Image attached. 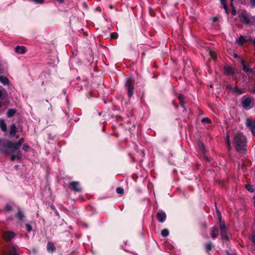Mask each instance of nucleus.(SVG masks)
Instances as JSON below:
<instances>
[{
  "label": "nucleus",
  "instance_id": "1",
  "mask_svg": "<svg viewBox=\"0 0 255 255\" xmlns=\"http://www.w3.org/2000/svg\"><path fill=\"white\" fill-rule=\"evenodd\" d=\"M24 141V139L22 137L18 142H12L5 138H0V152L5 155H9L18 150Z\"/></svg>",
  "mask_w": 255,
  "mask_h": 255
},
{
  "label": "nucleus",
  "instance_id": "2",
  "mask_svg": "<svg viewBox=\"0 0 255 255\" xmlns=\"http://www.w3.org/2000/svg\"><path fill=\"white\" fill-rule=\"evenodd\" d=\"M233 144L238 152L245 154L247 152V140L242 133L238 132L234 135Z\"/></svg>",
  "mask_w": 255,
  "mask_h": 255
},
{
  "label": "nucleus",
  "instance_id": "3",
  "mask_svg": "<svg viewBox=\"0 0 255 255\" xmlns=\"http://www.w3.org/2000/svg\"><path fill=\"white\" fill-rule=\"evenodd\" d=\"M134 81L130 77L128 78L125 84L126 90L128 91V95L129 98L132 96L134 90Z\"/></svg>",
  "mask_w": 255,
  "mask_h": 255
},
{
  "label": "nucleus",
  "instance_id": "4",
  "mask_svg": "<svg viewBox=\"0 0 255 255\" xmlns=\"http://www.w3.org/2000/svg\"><path fill=\"white\" fill-rule=\"evenodd\" d=\"M252 16H249L246 13H241L239 14V18L241 22L244 23L246 25H253V21L252 18Z\"/></svg>",
  "mask_w": 255,
  "mask_h": 255
},
{
  "label": "nucleus",
  "instance_id": "5",
  "mask_svg": "<svg viewBox=\"0 0 255 255\" xmlns=\"http://www.w3.org/2000/svg\"><path fill=\"white\" fill-rule=\"evenodd\" d=\"M69 188L76 192H80L82 190L80 186V183L78 181H71L70 182Z\"/></svg>",
  "mask_w": 255,
  "mask_h": 255
},
{
  "label": "nucleus",
  "instance_id": "6",
  "mask_svg": "<svg viewBox=\"0 0 255 255\" xmlns=\"http://www.w3.org/2000/svg\"><path fill=\"white\" fill-rule=\"evenodd\" d=\"M246 126L252 131V133L255 136V120L247 119L246 120Z\"/></svg>",
  "mask_w": 255,
  "mask_h": 255
},
{
  "label": "nucleus",
  "instance_id": "7",
  "mask_svg": "<svg viewBox=\"0 0 255 255\" xmlns=\"http://www.w3.org/2000/svg\"><path fill=\"white\" fill-rule=\"evenodd\" d=\"M16 234L12 231H5L3 233L2 237L6 241H10L13 239Z\"/></svg>",
  "mask_w": 255,
  "mask_h": 255
},
{
  "label": "nucleus",
  "instance_id": "8",
  "mask_svg": "<svg viewBox=\"0 0 255 255\" xmlns=\"http://www.w3.org/2000/svg\"><path fill=\"white\" fill-rule=\"evenodd\" d=\"M156 217L159 222L163 223L166 220V215L163 212H158L156 214Z\"/></svg>",
  "mask_w": 255,
  "mask_h": 255
},
{
  "label": "nucleus",
  "instance_id": "9",
  "mask_svg": "<svg viewBox=\"0 0 255 255\" xmlns=\"http://www.w3.org/2000/svg\"><path fill=\"white\" fill-rule=\"evenodd\" d=\"M241 62L243 67V70L245 72H249L251 73L253 72V70L252 68H249V66L246 65V61L244 59H242Z\"/></svg>",
  "mask_w": 255,
  "mask_h": 255
},
{
  "label": "nucleus",
  "instance_id": "10",
  "mask_svg": "<svg viewBox=\"0 0 255 255\" xmlns=\"http://www.w3.org/2000/svg\"><path fill=\"white\" fill-rule=\"evenodd\" d=\"M47 252L49 253H53L56 251V248L54 244L52 242H48L46 246Z\"/></svg>",
  "mask_w": 255,
  "mask_h": 255
},
{
  "label": "nucleus",
  "instance_id": "11",
  "mask_svg": "<svg viewBox=\"0 0 255 255\" xmlns=\"http://www.w3.org/2000/svg\"><path fill=\"white\" fill-rule=\"evenodd\" d=\"M224 74L227 75H231L235 74L233 69L229 66L226 65L224 67Z\"/></svg>",
  "mask_w": 255,
  "mask_h": 255
},
{
  "label": "nucleus",
  "instance_id": "12",
  "mask_svg": "<svg viewBox=\"0 0 255 255\" xmlns=\"http://www.w3.org/2000/svg\"><path fill=\"white\" fill-rule=\"evenodd\" d=\"M251 104V99L249 97L242 99V105L244 108H248Z\"/></svg>",
  "mask_w": 255,
  "mask_h": 255
},
{
  "label": "nucleus",
  "instance_id": "13",
  "mask_svg": "<svg viewBox=\"0 0 255 255\" xmlns=\"http://www.w3.org/2000/svg\"><path fill=\"white\" fill-rule=\"evenodd\" d=\"M15 51L17 53L24 54L26 51V47L24 46L17 45L15 48Z\"/></svg>",
  "mask_w": 255,
  "mask_h": 255
},
{
  "label": "nucleus",
  "instance_id": "14",
  "mask_svg": "<svg viewBox=\"0 0 255 255\" xmlns=\"http://www.w3.org/2000/svg\"><path fill=\"white\" fill-rule=\"evenodd\" d=\"M197 144L199 149L200 151L204 155H206V149L204 144L201 142L200 140H198L197 141Z\"/></svg>",
  "mask_w": 255,
  "mask_h": 255
},
{
  "label": "nucleus",
  "instance_id": "15",
  "mask_svg": "<svg viewBox=\"0 0 255 255\" xmlns=\"http://www.w3.org/2000/svg\"><path fill=\"white\" fill-rule=\"evenodd\" d=\"M17 129L15 125L14 124H12L10 126L9 128V134L11 136H13L15 135L16 133L17 132Z\"/></svg>",
  "mask_w": 255,
  "mask_h": 255
},
{
  "label": "nucleus",
  "instance_id": "16",
  "mask_svg": "<svg viewBox=\"0 0 255 255\" xmlns=\"http://www.w3.org/2000/svg\"><path fill=\"white\" fill-rule=\"evenodd\" d=\"M220 234L222 239L225 240L227 242H229V237L227 230L220 231Z\"/></svg>",
  "mask_w": 255,
  "mask_h": 255
},
{
  "label": "nucleus",
  "instance_id": "17",
  "mask_svg": "<svg viewBox=\"0 0 255 255\" xmlns=\"http://www.w3.org/2000/svg\"><path fill=\"white\" fill-rule=\"evenodd\" d=\"M17 110L16 109H9L8 110L6 115L8 118L12 117L16 113Z\"/></svg>",
  "mask_w": 255,
  "mask_h": 255
},
{
  "label": "nucleus",
  "instance_id": "18",
  "mask_svg": "<svg viewBox=\"0 0 255 255\" xmlns=\"http://www.w3.org/2000/svg\"><path fill=\"white\" fill-rule=\"evenodd\" d=\"M232 92L233 93H236L238 95H240L244 93L245 91H243L242 89L239 88L237 86H235L234 87Z\"/></svg>",
  "mask_w": 255,
  "mask_h": 255
},
{
  "label": "nucleus",
  "instance_id": "19",
  "mask_svg": "<svg viewBox=\"0 0 255 255\" xmlns=\"http://www.w3.org/2000/svg\"><path fill=\"white\" fill-rule=\"evenodd\" d=\"M0 128L4 132L7 130L6 124L3 119H0Z\"/></svg>",
  "mask_w": 255,
  "mask_h": 255
},
{
  "label": "nucleus",
  "instance_id": "20",
  "mask_svg": "<svg viewBox=\"0 0 255 255\" xmlns=\"http://www.w3.org/2000/svg\"><path fill=\"white\" fill-rule=\"evenodd\" d=\"M24 217L23 213L22 212L20 208H18V212L16 215V218L20 221H22L23 220Z\"/></svg>",
  "mask_w": 255,
  "mask_h": 255
},
{
  "label": "nucleus",
  "instance_id": "21",
  "mask_svg": "<svg viewBox=\"0 0 255 255\" xmlns=\"http://www.w3.org/2000/svg\"><path fill=\"white\" fill-rule=\"evenodd\" d=\"M237 42L239 45H242L247 42V40L243 36H241L237 40Z\"/></svg>",
  "mask_w": 255,
  "mask_h": 255
},
{
  "label": "nucleus",
  "instance_id": "22",
  "mask_svg": "<svg viewBox=\"0 0 255 255\" xmlns=\"http://www.w3.org/2000/svg\"><path fill=\"white\" fill-rule=\"evenodd\" d=\"M216 232H218V230L215 227H213L211 228V235L213 238L215 239L218 236V233Z\"/></svg>",
  "mask_w": 255,
  "mask_h": 255
},
{
  "label": "nucleus",
  "instance_id": "23",
  "mask_svg": "<svg viewBox=\"0 0 255 255\" xmlns=\"http://www.w3.org/2000/svg\"><path fill=\"white\" fill-rule=\"evenodd\" d=\"M0 82L4 85H6L9 84V80L6 77L0 76Z\"/></svg>",
  "mask_w": 255,
  "mask_h": 255
},
{
  "label": "nucleus",
  "instance_id": "24",
  "mask_svg": "<svg viewBox=\"0 0 255 255\" xmlns=\"http://www.w3.org/2000/svg\"><path fill=\"white\" fill-rule=\"evenodd\" d=\"M213 247V244L211 242H209L205 245V250L207 252L210 251Z\"/></svg>",
  "mask_w": 255,
  "mask_h": 255
},
{
  "label": "nucleus",
  "instance_id": "25",
  "mask_svg": "<svg viewBox=\"0 0 255 255\" xmlns=\"http://www.w3.org/2000/svg\"><path fill=\"white\" fill-rule=\"evenodd\" d=\"M218 224L219 225V228H220V231L227 230L226 225L224 223H223L221 221V222H219Z\"/></svg>",
  "mask_w": 255,
  "mask_h": 255
},
{
  "label": "nucleus",
  "instance_id": "26",
  "mask_svg": "<svg viewBox=\"0 0 255 255\" xmlns=\"http://www.w3.org/2000/svg\"><path fill=\"white\" fill-rule=\"evenodd\" d=\"M161 234L163 237H166L169 235V232L168 229H164L161 231Z\"/></svg>",
  "mask_w": 255,
  "mask_h": 255
},
{
  "label": "nucleus",
  "instance_id": "27",
  "mask_svg": "<svg viewBox=\"0 0 255 255\" xmlns=\"http://www.w3.org/2000/svg\"><path fill=\"white\" fill-rule=\"evenodd\" d=\"M245 187L246 189H247L249 191L251 192H254L255 191L254 188H253V186L251 184H246Z\"/></svg>",
  "mask_w": 255,
  "mask_h": 255
},
{
  "label": "nucleus",
  "instance_id": "28",
  "mask_svg": "<svg viewBox=\"0 0 255 255\" xmlns=\"http://www.w3.org/2000/svg\"><path fill=\"white\" fill-rule=\"evenodd\" d=\"M209 54L214 60H215L217 58V54L216 53L211 50L209 51Z\"/></svg>",
  "mask_w": 255,
  "mask_h": 255
},
{
  "label": "nucleus",
  "instance_id": "29",
  "mask_svg": "<svg viewBox=\"0 0 255 255\" xmlns=\"http://www.w3.org/2000/svg\"><path fill=\"white\" fill-rule=\"evenodd\" d=\"M116 192L118 194H123L124 193V188L121 187H118L116 189Z\"/></svg>",
  "mask_w": 255,
  "mask_h": 255
},
{
  "label": "nucleus",
  "instance_id": "30",
  "mask_svg": "<svg viewBox=\"0 0 255 255\" xmlns=\"http://www.w3.org/2000/svg\"><path fill=\"white\" fill-rule=\"evenodd\" d=\"M216 213L218 216V219L219 222H221L222 221V215L221 214V212L219 211V210L216 208Z\"/></svg>",
  "mask_w": 255,
  "mask_h": 255
},
{
  "label": "nucleus",
  "instance_id": "31",
  "mask_svg": "<svg viewBox=\"0 0 255 255\" xmlns=\"http://www.w3.org/2000/svg\"><path fill=\"white\" fill-rule=\"evenodd\" d=\"M201 122L202 123L210 124L211 123V121L208 118H204L202 119Z\"/></svg>",
  "mask_w": 255,
  "mask_h": 255
},
{
  "label": "nucleus",
  "instance_id": "32",
  "mask_svg": "<svg viewBox=\"0 0 255 255\" xmlns=\"http://www.w3.org/2000/svg\"><path fill=\"white\" fill-rule=\"evenodd\" d=\"M30 1L33 2L35 4H43L44 2V0H29Z\"/></svg>",
  "mask_w": 255,
  "mask_h": 255
},
{
  "label": "nucleus",
  "instance_id": "33",
  "mask_svg": "<svg viewBox=\"0 0 255 255\" xmlns=\"http://www.w3.org/2000/svg\"><path fill=\"white\" fill-rule=\"evenodd\" d=\"M25 226L26 229L28 232L29 233L32 231V227L29 224L26 223V224H25Z\"/></svg>",
  "mask_w": 255,
  "mask_h": 255
},
{
  "label": "nucleus",
  "instance_id": "34",
  "mask_svg": "<svg viewBox=\"0 0 255 255\" xmlns=\"http://www.w3.org/2000/svg\"><path fill=\"white\" fill-rule=\"evenodd\" d=\"M9 255H19L17 252L15 248H13L9 252Z\"/></svg>",
  "mask_w": 255,
  "mask_h": 255
},
{
  "label": "nucleus",
  "instance_id": "35",
  "mask_svg": "<svg viewBox=\"0 0 255 255\" xmlns=\"http://www.w3.org/2000/svg\"><path fill=\"white\" fill-rule=\"evenodd\" d=\"M118 35L116 32L112 33L111 34V38L114 39H117L118 38Z\"/></svg>",
  "mask_w": 255,
  "mask_h": 255
},
{
  "label": "nucleus",
  "instance_id": "36",
  "mask_svg": "<svg viewBox=\"0 0 255 255\" xmlns=\"http://www.w3.org/2000/svg\"><path fill=\"white\" fill-rule=\"evenodd\" d=\"M16 156V158L17 159H20L22 157V153L20 151H18L17 152L16 155H15Z\"/></svg>",
  "mask_w": 255,
  "mask_h": 255
},
{
  "label": "nucleus",
  "instance_id": "37",
  "mask_svg": "<svg viewBox=\"0 0 255 255\" xmlns=\"http://www.w3.org/2000/svg\"><path fill=\"white\" fill-rule=\"evenodd\" d=\"M178 99L180 102H182L184 101V96L182 94H180L178 96Z\"/></svg>",
  "mask_w": 255,
  "mask_h": 255
},
{
  "label": "nucleus",
  "instance_id": "38",
  "mask_svg": "<svg viewBox=\"0 0 255 255\" xmlns=\"http://www.w3.org/2000/svg\"><path fill=\"white\" fill-rule=\"evenodd\" d=\"M12 209V207L11 206H10V205L7 204L5 206V208H4V210L6 211H10Z\"/></svg>",
  "mask_w": 255,
  "mask_h": 255
},
{
  "label": "nucleus",
  "instance_id": "39",
  "mask_svg": "<svg viewBox=\"0 0 255 255\" xmlns=\"http://www.w3.org/2000/svg\"><path fill=\"white\" fill-rule=\"evenodd\" d=\"M23 148V149L25 151L27 152V151H28V150H29V145H28L27 144H24L23 145V148Z\"/></svg>",
  "mask_w": 255,
  "mask_h": 255
},
{
  "label": "nucleus",
  "instance_id": "40",
  "mask_svg": "<svg viewBox=\"0 0 255 255\" xmlns=\"http://www.w3.org/2000/svg\"><path fill=\"white\" fill-rule=\"evenodd\" d=\"M231 14L233 16H234L237 14V10L236 9L235 7H233V8H232Z\"/></svg>",
  "mask_w": 255,
  "mask_h": 255
},
{
  "label": "nucleus",
  "instance_id": "41",
  "mask_svg": "<svg viewBox=\"0 0 255 255\" xmlns=\"http://www.w3.org/2000/svg\"><path fill=\"white\" fill-rule=\"evenodd\" d=\"M223 8H224V9L225 10V12L227 14H229V10H228L227 4H224V5H223Z\"/></svg>",
  "mask_w": 255,
  "mask_h": 255
},
{
  "label": "nucleus",
  "instance_id": "42",
  "mask_svg": "<svg viewBox=\"0 0 255 255\" xmlns=\"http://www.w3.org/2000/svg\"><path fill=\"white\" fill-rule=\"evenodd\" d=\"M226 89H229L232 92L234 87L232 85L230 84V85H227L226 87Z\"/></svg>",
  "mask_w": 255,
  "mask_h": 255
},
{
  "label": "nucleus",
  "instance_id": "43",
  "mask_svg": "<svg viewBox=\"0 0 255 255\" xmlns=\"http://www.w3.org/2000/svg\"><path fill=\"white\" fill-rule=\"evenodd\" d=\"M149 11L150 14L152 16H155V12H154V10L151 8L150 7L149 8Z\"/></svg>",
  "mask_w": 255,
  "mask_h": 255
},
{
  "label": "nucleus",
  "instance_id": "44",
  "mask_svg": "<svg viewBox=\"0 0 255 255\" xmlns=\"http://www.w3.org/2000/svg\"><path fill=\"white\" fill-rule=\"evenodd\" d=\"M250 239L251 240V241L253 243L254 245L255 246V236H251Z\"/></svg>",
  "mask_w": 255,
  "mask_h": 255
},
{
  "label": "nucleus",
  "instance_id": "45",
  "mask_svg": "<svg viewBox=\"0 0 255 255\" xmlns=\"http://www.w3.org/2000/svg\"><path fill=\"white\" fill-rule=\"evenodd\" d=\"M226 141L227 143H229L230 142V136L229 134H227L226 137Z\"/></svg>",
  "mask_w": 255,
  "mask_h": 255
},
{
  "label": "nucleus",
  "instance_id": "46",
  "mask_svg": "<svg viewBox=\"0 0 255 255\" xmlns=\"http://www.w3.org/2000/svg\"><path fill=\"white\" fill-rule=\"evenodd\" d=\"M220 1L222 5H224V4H227L226 0H220Z\"/></svg>",
  "mask_w": 255,
  "mask_h": 255
},
{
  "label": "nucleus",
  "instance_id": "47",
  "mask_svg": "<svg viewBox=\"0 0 255 255\" xmlns=\"http://www.w3.org/2000/svg\"><path fill=\"white\" fill-rule=\"evenodd\" d=\"M16 156L14 154H12L11 156H10V160L13 161H14L15 159H16Z\"/></svg>",
  "mask_w": 255,
  "mask_h": 255
},
{
  "label": "nucleus",
  "instance_id": "48",
  "mask_svg": "<svg viewBox=\"0 0 255 255\" xmlns=\"http://www.w3.org/2000/svg\"><path fill=\"white\" fill-rule=\"evenodd\" d=\"M250 3L254 7H255V0H250Z\"/></svg>",
  "mask_w": 255,
  "mask_h": 255
},
{
  "label": "nucleus",
  "instance_id": "49",
  "mask_svg": "<svg viewBox=\"0 0 255 255\" xmlns=\"http://www.w3.org/2000/svg\"><path fill=\"white\" fill-rule=\"evenodd\" d=\"M212 20L213 22H215L219 20V18L217 17H214L212 18Z\"/></svg>",
  "mask_w": 255,
  "mask_h": 255
},
{
  "label": "nucleus",
  "instance_id": "50",
  "mask_svg": "<svg viewBox=\"0 0 255 255\" xmlns=\"http://www.w3.org/2000/svg\"><path fill=\"white\" fill-rule=\"evenodd\" d=\"M180 104L181 107H182L183 108H185L184 101H182V102H180Z\"/></svg>",
  "mask_w": 255,
  "mask_h": 255
},
{
  "label": "nucleus",
  "instance_id": "51",
  "mask_svg": "<svg viewBox=\"0 0 255 255\" xmlns=\"http://www.w3.org/2000/svg\"><path fill=\"white\" fill-rule=\"evenodd\" d=\"M227 148H228V149L229 150L231 149L232 147H231V142H230L229 143H227Z\"/></svg>",
  "mask_w": 255,
  "mask_h": 255
},
{
  "label": "nucleus",
  "instance_id": "52",
  "mask_svg": "<svg viewBox=\"0 0 255 255\" xmlns=\"http://www.w3.org/2000/svg\"><path fill=\"white\" fill-rule=\"evenodd\" d=\"M225 253L227 254V255H233L231 253H230V252L228 250H226Z\"/></svg>",
  "mask_w": 255,
  "mask_h": 255
},
{
  "label": "nucleus",
  "instance_id": "53",
  "mask_svg": "<svg viewBox=\"0 0 255 255\" xmlns=\"http://www.w3.org/2000/svg\"><path fill=\"white\" fill-rule=\"evenodd\" d=\"M1 96H2V92L0 90V99L1 98ZM1 103L0 102V108L1 107Z\"/></svg>",
  "mask_w": 255,
  "mask_h": 255
},
{
  "label": "nucleus",
  "instance_id": "54",
  "mask_svg": "<svg viewBox=\"0 0 255 255\" xmlns=\"http://www.w3.org/2000/svg\"><path fill=\"white\" fill-rule=\"evenodd\" d=\"M56 0L58 1L60 3H64V1H65V0Z\"/></svg>",
  "mask_w": 255,
  "mask_h": 255
},
{
  "label": "nucleus",
  "instance_id": "55",
  "mask_svg": "<svg viewBox=\"0 0 255 255\" xmlns=\"http://www.w3.org/2000/svg\"><path fill=\"white\" fill-rule=\"evenodd\" d=\"M252 18L253 19V23L255 22V15L252 17Z\"/></svg>",
  "mask_w": 255,
  "mask_h": 255
},
{
  "label": "nucleus",
  "instance_id": "56",
  "mask_svg": "<svg viewBox=\"0 0 255 255\" xmlns=\"http://www.w3.org/2000/svg\"><path fill=\"white\" fill-rule=\"evenodd\" d=\"M230 6L233 8V7H235L233 5V2H231Z\"/></svg>",
  "mask_w": 255,
  "mask_h": 255
},
{
  "label": "nucleus",
  "instance_id": "57",
  "mask_svg": "<svg viewBox=\"0 0 255 255\" xmlns=\"http://www.w3.org/2000/svg\"><path fill=\"white\" fill-rule=\"evenodd\" d=\"M51 208H52V210H56V209H55V207H54V206H51Z\"/></svg>",
  "mask_w": 255,
  "mask_h": 255
},
{
  "label": "nucleus",
  "instance_id": "58",
  "mask_svg": "<svg viewBox=\"0 0 255 255\" xmlns=\"http://www.w3.org/2000/svg\"><path fill=\"white\" fill-rule=\"evenodd\" d=\"M205 158L207 159L208 161L210 160L209 159L206 155L205 156Z\"/></svg>",
  "mask_w": 255,
  "mask_h": 255
},
{
  "label": "nucleus",
  "instance_id": "59",
  "mask_svg": "<svg viewBox=\"0 0 255 255\" xmlns=\"http://www.w3.org/2000/svg\"><path fill=\"white\" fill-rule=\"evenodd\" d=\"M55 214L58 215V213L57 212V211L56 210H55Z\"/></svg>",
  "mask_w": 255,
  "mask_h": 255
},
{
  "label": "nucleus",
  "instance_id": "60",
  "mask_svg": "<svg viewBox=\"0 0 255 255\" xmlns=\"http://www.w3.org/2000/svg\"><path fill=\"white\" fill-rule=\"evenodd\" d=\"M234 57H235V58H237V57H238V55H237V54H235L234 55Z\"/></svg>",
  "mask_w": 255,
  "mask_h": 255
},
{
  "label": "nucleus",
  "instance_id": "61",
  "mask_svg": "<svg viewBox=\"0 0 255 255\" xmlns=\"http://www.w3.org/2000/svg\"><path fill=\"white\" fill-rule=\"evenodd\" d=\"M253 43H254V45L255 46V39H254V40L253 41Z\"/></svg>",
  "mask_w": 255,
  "mask_h": 255
},
{
  "label": "nucleus",
  "instance_id": "62",
  "mask_svg": "<svg viewBox=\"0 0 255 255\" xmlns=\"http://www.w3.org/2000/svg\"><path fill=\"white\" fill-rule=\"evenodd\" d=\"M254 201H255V196L254 197Z\"/></svg>",
  "mask_w": 255,
  "mask_h": 255
},
{
  "label": "nucleus",
  "instance_id": "63",
  "mask_svg": "<svg viewBox=\"0 0 255 255\" xmlns=\"http://www.w3.org/2000/svg\"><path fill=\"white\" fill-rule=\"evenodd\" d=\"M231 0V2H233L234 0Z\"/></svg>",
  "mask_w": 255,
  "mask_h": 255
},
{
  "label": "nucleus",
  "instance_id": "64",
  "mask_svg": "<svg viewBox=\"0 0 255 255\" xmlns=\"http://www.w3.org/2000/svg\"><path fill=\"white\" fill-rule=\"evenodd\" d=\"M254 92L255 93V88H254Z\"/></svg>",
  "mask_w": 255,
  "mask_h": 255
}]
</instances>
